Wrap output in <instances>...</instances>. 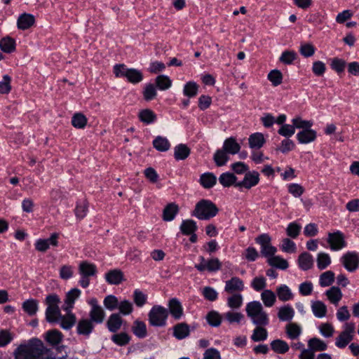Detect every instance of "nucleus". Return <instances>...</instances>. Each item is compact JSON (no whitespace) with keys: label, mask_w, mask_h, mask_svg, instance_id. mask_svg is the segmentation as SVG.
Listing matches in <instances>:
<instances>
[{"label":"nucleus","mask_w":359,"mask_h":359,"mask_svg":"<svg viewBox=\"0 0 359 359\" xmlns=\"http://www.w3.org/2000/svg\"><path fill=\"white\" fill-rule=\"evenodd\" d=\"M64 346L48 348L36 338L20 344L13 352L15 359H65L67 356Z\"/></svg>","instance_id":"f257e3e1"},{"label":"nucleus","mask_w":359,"mask_h":359,"mask_svg":"<svg viewBox=\"0 0 359 359\" xmlns=\"http://www.w3.org/2000/svg\"><path fill=\"white\" fill-rule=\"evenodd\" d=\"M245 311L254 325H267L269 323V316L259 302L252 301L248 303Z\"/></svg>","instance_id":"f03ea898"},{"label":"nucleus","mask_w":359,"mask_h":359,"mask_svg":"<svg viewBox=\"0 0 359 359\" xmlns=\"http://www.w3.org/2000/svg\"><path fill=\"white\" fill-rule=\"evenodd\" d=\"M217 212L218 209L213 203L208 200H201L196 205L192 215L199 219H209L215 217Z\"/></svg>","instance_id":"7ed1b4c3"},{"label":"nucleus","mask_w":359,"mask_h":359,"mask_svg":"<svg viewBox=\"0 0 359 359\" xmlns=\"http://www.w3.org/2000/svg\"><path fill=\"white\" fill-rule=\"evenodd\" d=\"M59 303L60 298L57 294H51L46 297V304L48 306L46 311V319L48 322L55 323L60 320L61 312L58 306Z\"/></svg>","instance_id":"20e7f679"},{"label":"nucleus","mask_w":359,"mask_h":359,"mask_svg":"<svg viewBox=\"0 0 359 359\" xmlns=\"http://www.w3.org/2000/svg\"><path fill=\"white\" fill-rule=\"evenodd\" d=\"M114 72L116 77H126L128 81L133 83H137L142 81V72L136 69H129L125 65H116L114 67Z\"/></svg>","instance_id":"39448f33"},{"label":"nucleus","mask_w":359,"mask_h":359,"mask_svg":"<svg viewBox=\"0 0 359 359\" xmlns=\"http://www.w3.org/2000/svg\"><path fill=\"white\" fill-rule=\"evenodd\" d=\"M168 311L159 305L154 306L149 312V324L155 327H163L166 325Z\"/></svg>","instance_id":"423d86ee"},{"label":"nucleus","mask_w":359,"mask_h":359,"mask_svg":"<svg viewBox=\"0 0 359 359\" xmlns=\"http://www.w3.org/2000/svg\"><path fill=\"white\" fill-rule=\"evenodd\" d=\"M78 269L81 276L79 284L82 287L86 288L89 285V278L96 275L97 267L94 264L83 261L79 264Z\"/></svg>","instance_id":"0eeeda50"},{"label":"nucleus","mask_w":359,"mask_h":359,"mask_svg":"<svg viewBox=\"0 0 359 359\" xmlns=\"http://www.w3.org/2000/svg\"><path fill=\"white\" fill-rule=\"evenodd\" d=\"M355 332L354 323H346L344 325V331L336 339L335 345L341 348H344L353 338Z\"/></svg>","instance_id":"6e6552de"},{"label":"nucleus","mask_w":359,"mask_h":359,"mask_svg":"<svg viewBox=\"0 0 359 359\" xmlns=\"http://www.w3.org/2000/svg\"><path fill=\"white\" fill-rule=\"evenodd\" d=\"M255 241L257 243L260 245L261 252L264 256L268 257V259L275 256L277 249L271 245V237L268 234L263 233L258 236Z\"/></svg>","instance_id":"1a4fd4ad"},{"label":"nucleus","mask_w":359,"mask_h":359,"mask_svg":"<svg viewBox=\"0 0 359 359\" xmlns=\"http://www.w3.org/2000/svg\"><path fill=\"white\" fill-rule=\"evenodd\" d=\"M327 242L329 244L330 250L339 251L346 246L344 235L339 231L334 233H329Z\"/></svg>","instance_id":"9d476101"},{"label":"nucleus","mask_w":359,"mask_h":359,"mask_svg":"<svg viewBox=\"0 0 359 359\" xmlns=\"http://www.w3.org/2000/svg\"><path fill=\"white\" fill-rule=\"evenodd\" d=\"M200 263L196 264L195 267L199 271H204L205 270H208V271H215L218 270L221 266L222 263L217 258H213L210 260H206L203 257H200Z\"/></svg>","instance_id":"9b49d317"},{"label":"nucleus","mask_w":359,"mask_h":359,"mask_svg":"<svg viewBox=\"0 0 359 359\" xmlns=\"http://www.w3.org/2000/svg\"><path fill=\"white\" fill-rule=\"evenodd\" d=\"M341 261L346 269L348 271H354L358 267L359 257L356 252H346L341 257Z\"/></svg>","instance_id":"f8f14e48"},{"label":"nucleus","mask_w":359,"mask_h":359,"mask_svg":"<svg viewBox=\"0 0 359 359\" xmlns=\"http://www.w3.org/2000/svg\"><path fill=\"white\" fill-rule=\"evenodd\" d=\"M259 181V174L257 171H248L245 173L243 180L236 184L237 187L250 189L256 186Z\"/></svg>","instance_id":"ddd939ff"},{"label":"nucleus","mask_w":359,"mask_h":359,"mask_svg":"<svg viewBox=\"0 0 359 359\" xmlns=\"http://www.w3.org/2000/svg\"><path fill=\"white\" fill-rule=\"evenodd\" d=\"M81 293V290L78 288H73L69 290L66 294L65 303L62 307V310L65 311H72L75 301L80 297Z\"/></svg>","instance_id":"4468645a"},{"label":"nucleus","mask_w":359,"mask_h":359,"mask_svg":"<svg viewBox=\"0 0 359 359\" xmlns=\"http://www.w3.org/2000/svg\"><path fill=\"white\" fill-rule=\"evenodd\" d=\"M94 329V324L88 318H81L76 325V332L79 335L88 337Z\"/></svg>","instance_id":"2eb2a0df"},{"label":"nucleus","mask_w":359,"mask_h":359,"mask_svg":"<svg viewBox=\"0 0 359 359\" xmlns=\"http://www.w3.org/2000/svg\"><path fill=\"white\" fill-rule=\"evenodd\" d=\"M226 299L227 306L233 311H238L243 304V297L239 292L228 294Z\"/></svg>","instance_id":"dca6fc26"},{"label":"nucleus","mask_w":359,"mask_h":359,"mask_svg":"<svg viewBox=\"0 0 359 359\" xmlns=\"http://www.w3.org/2000/svg\"><path fill=\"white\" fill-rule=\"evenodd\" d=\"M65 315H60V320H57V323H60V327L66 330H70L76 322V317L72 311H66Z\"/></svg>","instance_id":"f3484780"},{"label":"nucleus","mask_w":359,"mask_h":359,"mask_svg":"<svg viewBox=\"0 0 359 359\" xmlns=\"http://www.w3.org/2000/svg\"><path fill=\"white\" fill-rule=\"evenodd\" d=\"M244 290V283L238 277H233L231 280L226 281V292L228 294L239 292Z\"/></svg>","instance_id":"a211bd4d"},{"label":"nucleus","mask_w":359,"mask_h":359,"mask_svg":"<svg viewBox=\"0 0 359 359\" xmlns=\"http://www.w3.org/2000/svg\"><path fill=\"white\" fill-rule=\"evenodd\" d=\"M324 294L329 302L334 306L339 304L343 297L341 290L337 286L331 287L330 289L327 290Z\"/></svg>","instance_id":"6ab92c4d"},{"label":"nucleus","mask_w":359,"mask_h":359,"mask_svg":"<svg viewBox=\"0 0 359 359\" xmlns=\"http://www.w3.org/2000/svg\"><path fill=\"white\" fill-rule=\"evenodd\" d=\"M123 319L120 313H114L110 315L107 321V327L111 332H116L121 327Z\"/></svg>","instance_id":"aec40b11"},{"label":"nucleus","mask_w":359,"mask_h":359,"mask_svg":"<svg viewBox=\"0 0 359 359\" xmlns=\"http://www.w3.org/2000/svg\"><path fill=\"white\" fill-rule=\"evenodd\" d=\"M169 311L172 316L179 320L183 315V309L180 301L176 298H172L168 303Z\"/></svg>","instance_id":"412c9836"},{"label":"nucleus","mask_w":359,"mask_h":359,"mask_svg":"<svg viewBox=\"0 0 359 359\" xmlns=\"http://www.w3.org/2000/svg\"><path fill=\"white\" fill-rule=\"evenodd\" d=\"M298 141L302 144H308L316 138V132L311 128L302 130L297 134Z\"/></svg>","instance_id":"4be33fe9"},{"label":"nucleus","mask_w":359,"mask_h":359,"mask_svg":"<svg viewBox=\"0 0 359 359\" xmlns=\"http://www.w3.org/2000/svg\"><path fill=\"white\" fill-rule=\"evenodd\" d=\"M311 309L313 315L318 318H324L327 314V306L322 301H312Z\"/></svg>","instance_id":"5701e85b"},{"label":"nucleus","mask_w":359,"mask_h":359,"mask_svg":"<svg viewBox=\"0 0 359 359\" xmlns=\"http://www.w3.org/2000/svg\"><path fill=\"white\" fill-rule=\"evenodd\" d=\"M34 15L28 13H23L18 17L17 25L18 29L25 30L29 29L34 23Z\"/></svg>","instance_id":"b1692460"},{"label":"nucleus","mask_w":359,"mask_h":359,"mask_svg":"<svg viewBox=\"0 0 359 359\" xmlns=\"http://www.w3.org/2000/svg\"><path fill=\"white\" fill-rule=\"evenodd\" d=\"M249 146L252 149H259L265 143L264 135L261 133H255L248 138Z\"/></svg>","instance_id":"393cba45"},{"label":"nucleus","mask_w":359,"mask_h":359,"mask_svg":"<svg viewBox=\"0 0 359 359\" xmlns=\"http://www.w3.org/2000/svg\"><path fill=\"white\" fill-rule=\"evenodd\" d=\"M285 332L288 338L296 339L302 334V328L297 323H290L285 326Z\"/></svg>","instance_id":"a878e982"},{"label":"nucleus","mask_w":359,"mask_h":359,"mask_svg":"<svg viewBox=\"0 0 359 359\" xmlns=\"http://www.w3.org/2000/svg\"><path fill=\"white\" fill-rule=\"evenodd\" d=\"M89 320H91L92 323L96 324H101L104 322L105 318V312L102 307L96 308V309H90L89 312Z\"/></svg>","instance_id":"bb28decb"},{"label":"nucleus","mask_w":359,"mask_h":359,"mask_svg":"<svg viewBox=\"0 0 359 359\" xmlns=\"http://www.w3.org/2000/svg\"><path fill=\"white\" fill-rule=\"evenodd\" d=\"M199 182L205 189L212 188L217 182V177L212 172H205L201 175Z\"/></svg>","instance_id":"cd10ccee"},{"label":"nucleus","mask_w":359,"mask_h":359,"mask_svg":"<svg viewBox=\"0 0 359 359\" xmlns=\"http://www.w3.org/2000/svg\"><path fill=\"white\" fill-rule=\"evenodd\" d=\"M22 308L29 316H33L39 309L38 301L34 299H27L22 303Z\"/></svg>","instance_id":"c85d7f7f"},{"label":"nucleus","mask_w":359,"mask_h":359,"mask_svg":"<svg viewBox=\"0 0 359 359\" xmlns=\"http://www.w3.org/2000/svg\"><path fill=\"white\" fill-rule=\"evenodd\" d=\"M299 266L301 269L306 271L311 269L313 264V259L312 255L308 252L301 254L298 259Z\"/></svg>","instance_id":"c756f323"},{"label":"nucleus","mask_w":359,"mask_h":359,"mask_svg":"<svg viewBox=\"0 0 359 359\" xmlns=\"http://www.w3.org/2000/svg\"><path fill=\"white\" fill-rule=\"evenodd\" d=\"M294 316V311L290 305H285L278 309V317L282 321L291 320Z\"/></svg>","instance_id":"7c9ffc66"},{"label":"nucleus","mask_w":359,"mask_h":359,"mask_svg":"<svg viewBox=\"0 0 359 359\" xmlns=\"http://www.w3.org/2000/svg\"><path fill=\"white\" fill-rule=\"evenodd\" d=\"M265 325H256L252 332L251 339L255 342L265 341L268 337V332L264 327Z\"/></svg>","instance_id":"2f4dec72"},{"label":"nucleus","mask_w":359,"mask_h":359,"mask_svg":"<svg viewBox=\"0 0 359 359\" xmlns=\"http://www.w3.org/2000/svg\"><path fill=\"white\" fill-rule=\"evenodd\" d=\"M132 330L138 338L143 339L147 336V326L143 321L135 320L132 326Z\"/></svg>","instance_id":"473e14b6"},{"label":"nucleus","mask_w":359,"mask_h":359,"mask_svg":"<svg viewBox=\"0 0 359 359\" xmlns=\"http://www.w3.org/2000/svg\"><path fill=\"white\" fill-rule=\"evenodd\" d=\"M107 281L111 285H118L123 279V274L119 270H111L106 276Z\"/></svg>","instance_id":"72a5a7b5"},{"label":"nucleus","mask_w":359,"mask_h":359,"mask_svg":"<svg viewBox=\"0 0 359 359\" xmlns=\"http://www.w3.org/2000/svg\"><path fill=\"white\" fill-rule=\"evenodd\" d=\"M189 327L184 323L177 324L174 327V336L178 339H182L189 336Z\"/></svg>","instance_id":"f704fd0d"},{"label":"nucleus","mask_w":359,"mask_h":359,"mask_svg":"<svg viewBox=\"0 0 359 359\" xmlns=\"http://www.w3.org/2000/svg\"><path fill=\"white\" fill-rule=\"evenodd\" d=\"M178 206L175 203L168 204L163 210V219L165 221H172L178 212Z\"/></svg>","instance_id":"c9c22d12"},{"label":"nucleus","mask_w":359,"mask_h":359,"mask_svg":"<svg viewBox=\"0 0 359 359\" xmlns=\"http://www.w3.org/2000/svg\"><path fill=\"white\" fill-rule=\"evenodd\" d=\"M174 156L176 160H184L187 158L189 154L190 149L184 144H180L174 148Z\"/></svg>","instance_id":"e433bc0d"},{"label":"nucleus","mask_w":359,"mask_h":359,"mask_svg":"<svg viewBox=\"0 0 359 359\" xmlns=\"http://www.w3.org/2000/svg\"><path fill=\"white\" fill-rule=\"evenodd\" d=\"M260 296L261 299L266 307L273 306L276 301V296L271 290H264Z\"/></svg>","instance_id":"4c0bfd02"},{"label":"nucleus","mask_w":359,"mask_h":359,"mask_svg":"<svg viewBox=\"0 0 359 359\" xmlns=\"http://www.w3.org/2000/svg\"><path fill=\"white\" fill-rule=\"evenodd\" d=\"M0 49L4 53H12L15 49V40L9 36L2 38L0 40Z\"/></svg>","instance_id":"58836bf2"},{"label":"nucleus","mask_w":359,"mask_h":359,"mask_svg":"<svg viewBox=\"0 0 359 359\" xmlns=\"http://www.w3.org/2000/svg\"><path fill=\"white\" fill-rule=\"evenodd\" d=\"M154 147L159 151H166L170 147V144L166 137L157 136L153 141Z\"/></svg>","instance_id":"ea45409f"},{"label":"nucleus","mask_w":359,"mask_h":359,"mask_svg":"<svg viewBox=\"0 0 359 359\" xmlns=\"http://www.w3.org/2000/svg\"><path fill=\"white\" fill-rule=\"evenodd\" d=\"M196 229V223L192 219L183 220L180 226L181 231L185 235L192 234Z\"/></svg>","instance_id":"a19ab883"},{"label":"nucleus","mask_w":359,"mask_h":359,"mask_svg":"<svg viewBox=\"0 0 359 359\" xmlns=\"http://www.w3.org/2000/svg\"><path fill=\"white\" fill-rule=\"evenodd\" d=\"M277 295L280 300L287 302L292 299L293 295L290 289L286 285H281L276 289Z\"/></svg>","instance_id":"79ce46f5"},{"label":"nucleus","mask_w":359,"mask_h":359,"mask_svg":"<svg viewBox=\"0 0 359 359\" xmlns=\"http://www.w3.org/2000/svg\"><path fill=\"white\" fill-rule=\"evenodd\" d=\"M139 118L146 124H150L156 119V116L151 110L149 109H143L139 113Z\"/></svg>","instance_id":"37998d69"},{"label":"nucleus","mask_w":359,"mask_h":359,"mask_svg":"<svg viewBox=\"0 0 359 359\" xmlns=\"http://www.w3.org/2000/svg\"><path fill=\"white\" fill-rule=\"evenodd\" d=\"M271 348L278 353H285L289 350L288 344L283 340L276 339L271 343Z\"/></svg>","instance_id":"c03bdc74"},{"label":"nucleus","mask_w":359,"mask_h":359,"mask_svg":"<svg viewBox=\"0 0 359 359\" xmlns=\"http://www.w3.org/2000/svg\"><path fill=\"white\" fill-rule=\"evenodd\" d=\"M241 149L240 144L233 137L226 139V154H237Z\"/></svg>","instance_id":"a18cd8bd"},{"label":"nucleus","mask_w":359,"mask_h":359,"mask_svg":"<svg viewBox=\"0 0 359 359\" xmlns=\"http://www.w3.org/2000/svg\"><path fill=\"white\" fill-rule=\"evenodd\" d=\"M334 280V273L332 271H327L320 276L319 283L322 287L331 285Z\"/></svg>","instance_id":"49530a36"},{"label":"nucleus","mask_w":359,"mask_h":359,"mask_svg":"<svg viewBox=\"0 0 359 359\" xmlns=\"http://www.w3.org/2000/svg\"><path fill=\"white\" fill-rule=\"evenodd\" d=\"M62 339V334L57 330H50L46 333V340L52 345L58 344Z\"/></svg>","instance_id":"de8ad7c7"},{"label":"nucleus","mask_w":359,"mask_h":359,"mask_svg":"<svg viewBox=\"0 0 359 359\" xmlns=\"http://www.w3.org/2000/svg\"><path fill=\"white\" fill-rule=\"evenodd\" d=\"M103 304L107 309L109 311H114L118 309L119 301L116 296L109 294L104 297Z\"/></svg>","instance_id":"09e8293b"},{"label":"nucleus","mask_w":359,"mask_h":359,"mask_svg":"<svg viewBox=\"0 0 359 359\" xmlns=\"http://www.w3.org/2000/svg\"><path fill=\"white\" fill-rule=\"evenodd\" d=\"M244 319V316L238 311H231L226 312V320L230 323L240 324Z\"/></svg>","instance_id":"8fccbe9b"},{"label":"nucleus","mask_w":359,"mask_h":359,"mask_svg":"<svg viewBox=\"0 0 359 359\" xmlns=\"http://www.w3.org/2000/svg\"><path fill=\"white\" fill-rule=\"evenodd\" d=\"M268 262L271 266L279 268L280 269H286L288 267L287 262L279 256L269 257L268 259Z\"/></svg>","instance_id":"3c124183"},{"label":"nucleus","mask_w":359,"mask_h":359,"mask_svg":"<svg viewBox=\"0 0 359 359\" xmlns=\"http://www.w3.org/2000/svg\"><path fill=\"white\" fill-rule=\"evenodd\" d=\"M331 263V258L327 253L320 252L317 257V266L319 269L327 268Z\"/></svg>","instance_id":"603ef678"},{"label":"nucleus","mask_w":359,"mask_h":359,"mask_svg":"<svg viewBox=\"0 0 359 359\" xmlns=\"http://www.w3.org/2000/svg\"><path fill=\"white\" fill-rule=\"evenodd\" d=\"M309 348L314 351H325L327 348L326 344L318 338H312L309 341Z\"/></svg>","instance_id":"864d4df0"},{"label":"nucleus","mask_w":359,"mask_h":359,"mask_svg":"<svg viewBox=\"0 0 359 359\" xmlns=\"http://www.w3.org/2000/svg\"><path fill=\"white\" fill-rule=\"evenodd\" d=\"M156 83L160 90H165L171 86L172 81L165 75H160L156 77Z\"/></svg>","instance_id":"5fc2aeb1"},{"label":"nucleus","mask_w":359,"mask_h":359,"mask_svg":"<svg viewBox=\"0 0 359 359\" xmlns=\"http://www.w3.org/2000/svg\"><path fill=\"white\" fill-rule=\"evenodd\" d=\"M130 340V337L125 332L115 334L111 337V341L118 346H125L129 343Z\"/></svg>","instance_id":"6e6d98bb"},{"label":"nucleus","mask_w":359,"mask_h":359,"mask_svg":"<svg viewBox=\"0 0 359 359\" xmlns=\"http://www.w3.org/2000/svg\"><path fill=\"white\" fill-rule=\"evenodd\" d=\"M72 123L76 128H83L87 124V118L83 114L77 113L73 116Z\"/></svg>","instance_id":"4d7b16f0"},{"label":"nucleus","mask_w":359,"mask_h":359,"mask_svg":"<svg viewBox=\"0 0 359 359\" xmlns=\"http://www.w3.org/2000/svg\"><path fill=\"white\" fill-rule=\"evenodd\" d=\"M118 309L119 310L118 313H120V315L122 314L123 316H127L133 312V305L130 301L124 299L119 302Z\"/></svg>","instance_id":"13d9d810"},{"label":"nucleus","mask_w":359,"mask_h":359,"mask_svg":"<svg viewBox=\"0 0 359 359\" xmlns=\"http://www.w3.org/2000/svg\"><path fill=\"white\" fill-rule=\"evenodd\" d=\"M198 88V86L195 82L189 81L184 87V95L189 97H194L197 94Z\"/></svg>","instance_id":"bf43d9fd"},{"label":"nucleus","mask_w":359,"mask_h":359,"mask_svg":"<svg viewBox=\"0 0 359 359\" xmlns=\"http://www.w3.org/2000/svg\"><path fill=\"white\" fill-rule=\"evenodd\" d=\"M147 299V295L143 293L141 290L136 289L133 292V301L137 306H143Z\"/></svg>","instance_id":"052dcab7"},{"label":"nucleus","mask_w":359,"mask_h":359,"mask_svg":"<svg viewBox=\"0 0 359 359\" xmlns=\"http://www.w3.org/2000/svg\"><path fill=\"white\" fill-rule=\"evenodd\" d=\"M250 285L255 291L262 290L266 286V279L264 276H256L252 279Z\"/></svg>","instance_id":"680f3d73"},{"label":"nucleus","mask_w":359,"mask_h":359,"mask_svg":"<svg viewBox=\"0 0 359 359\" xmlns=\"http://www.w3.org/2000/svg\"><path fill=\"white\" fill-rule=\"evenodd\" d=\"M11 78L8 75H4L0 81V93L8 94L11 90Z\"/></svg>","instance_id":"e2e57ef3"},{"label":"nucleus","mask_w":359,"mask_h":359,"mask_svg":"<svg viewBox=\"0 0 359 359\" xmlns=\"http://www.w3.org/2000/svg\"><path fill=\"white\" fill-rule=\"evenodd\" d=\"M156 90L154 84L149 83L146 85L143 92L144 98L145 100L150 101L154 99L156 96Z\"/></svg>","instance_id":"0e129e2a"},{"label":"nucleus","mask_w":359,"mask_h":359,"mask_svg":"<svg viewBox=\"0 0 359 359\" xmlns=\"http://www.w3.org/2000/svg\"><path fill=\"white\" fill-rule=\"evenodd\" d=\"M301 229V225L296 222H291L288 224L286 232L288 236L295 238L299 235Z\"/></svg>","instance_id":"69168bd1"},{"label":"nucleus","mask_w":359,"mask_h":359,"mask_svg":"<svg viewBox=\"0 0 359 359\" xmlns=\"http://www.w3.org/2000/svg\"><path fill=\"white\" fill-rule=\"evenodd\" d=\"M280 249L287 253H293L296 251V244L289 238H284L280 245Z\"/></svg>","instance_id":"338daca9"},{"label":"nucleus","mask_w":359,"mask_h":359,"mask_svg":"<svg viewBox=\"0 0 359 359\" xmlns=\"http://www.w3.org/2000/svg\"><path fill=\"white\" fill-rule=\"evenodd\" d=\"M268 79L274 86H277L282 83L283 75L278 70H272L268 74Z\"/></svg>","instance_id":"774afa93"}]
</instances>
